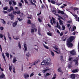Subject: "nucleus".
<instances>
[{
    "mask_svg": "<svg viewBox=\"0 0 79 79\" xmlns=\"http://www.w3.org/2000/svg\"><path fill=\"white\" fill-rule=\"evenodd\" d=\"M62 30L64 31L65 29V27L64 25H62Z\"/></svg>",
    "mask_w": 79,
    "mask_h": 79,
    "instance_id": "c85d7f7f",
    "label": "nucleus"
},
{
    "mask_svg": "<svg viewBox=\"0 0 79 79\" xmlns=\"http://www.w3.org/2000/svg\"><path fill=\"white\" fill-rule=\"evenodd\" d=\"M1 22L3 24H6V22L4 20V19H1Z\"/></svg>",
    "mask_w": 79,
    "mask_h": 79,
    "instance_id": "9d476101",
    "label": "nucleus"
},
{
    "mask_svg": "<svg viewBox=\"0 0 79 79\" xmlns=\"http://www.w3.org/2000/svg\"><path fill=\"white\" fill-rule=\"evenodd\" d=\"M0 29L1 30H2H2H3V29H4V28H3V27H0Z\"/></svg>",
    "mask_w": 79,
    "mask_h": 79,
    "instance_id": "8fccbe9b",
    "label": "nucleus"
},
{
    "mask_svg": "<svg viewBox=\"0 0 79 79\" xmlns=\"http://www.w3.org/2000/svg\"><path fill=\"white\" fill-rule=\"evenodd\" d=\"M57 71L58 72H60L61 74H63V72L62 71V70H61V68H60L58 69H57Z\"/></svg>",
    "mask_w": 79,
    "mask_h": 79,
    "instance_id": "4468645a",
    "label": "nucleus"
},
{
    "mask_svg": "<svg viewBox=\"0 0 79 79\" xmlns=\"http://www.w3.org/2000/svg\"><path fill=\"white\" fill-rule=\"evenodd\" d=\"M26 55L27 56V57H29V55H30V54H29V53L28 52L26 53Z\"/></svg>",
    "mask_w": 79,
    "mask_h": 79,
    "instance_id": "bb28decb",
    "label": "nucleus"
},
{
    "mask_svg": "<svg viewBox=\"0 0 79 79\" xmlns=\"http://www.w3.org/2000/svg\"><path fill=\"white\" fill-rule=\"evenodd\" d=\"M8 37H9V39H10V40H11V37L9 36V35H8Z\"/></svg>",
    "mask_w": 79,
    "mask_h": 79,
    "instance_id": "338daca9",
    "label": "nucleus"
},
{
    "mask_svg": "<svg viewBox=\"0 0 79 79\" xmlns=\"http://www.w3.org/2000/svg\"><path fill=\"white\" fill-rule=\"evenodd\" d=\"M50 23L52 25H53V22L52 21V19H51Z\"/></svg>",
    "mask_w": 79,
    "mask_h": 79,
    "instance_id": "c03bdc74",
    "label": "nucleus"
},
{
    "mask_svg": "<svg viewBox=\"0 0 79 79\" xmlns=\"http://www.w3.org/2000/svg\"><path fill=\"white\" fill-rule=\"evenodd\" d=\"M76 29V27L75 26L73 28L72 31H75V29Z\"/></svg>",
    "mask_w": 79,
    "mask_h": 79,
    "instance_id": "473e14b6",
    "label": "nucleus"
},
{
    "mask_svg": "<svg viewBox=\"0 0 79 79\" xmlns=\"http://www.w3.org/2000/svg\"><path fill=\"white\" fill-rule=\"evenodd\" d=\"M11 69H12V66H9V70L11 71Z\"/></svg>",
    "mask_w": 79,
    "mask_h": 79,
    "instance_id": "58836bf2",
    "label": "nucleus"
},
{
    "mask_svg": "<svg viewBox=\"0 0 79 79\" xmlns=\"http://www.w3.org/2000/svg\"><path fill=\"white\" fill-rule=\"evenodd\" d=\"M12 2L13 3V4H14V5H16V2H15V1H13Z\"/></svg>",
    "mask_w": 79,
    "mask_h": 79,
    "instance_id": "f704fd0d",
    "label": "nucleus"
},
{
    "mask_svg": "<svg viewBox=\"0 0 79 79\" xmlns=\"http://www.w3.org/2000/svg\"><path fill=\"white\" fill-rule=\"evenodd\" d=\"M58 13H61L62 15H64V12L63 11L60 10H59L58 12Z\"/></svg>",
    "mask_w": 79,
    "mask_h": 79,
    "instance_id": "dca6fc26",
    "label": "nucleus"
},
{
    "mask_svg": "<svg viewBox=\"0 0 79 79\" xmlns=\"http://www.w3.org/2000/svg\"><path fill=\"white\" fill-rule=\"evenodd\" d=\"M5 77V75L4 74H3V73H2L0 76V79H2V78H3V77Z\"/></svg>",
    "mask_w": 79,
    "mask_h": 79,
    "instance_id": "2eb2a0df",
    "label": "nucleus"
},
{
    "mask_svg": "<svg viewBox=\"0 0 79 79\" xmlns=\"http://www.w3.org/2000/svg\"><path fill=\"white\" fill-rule=\"evenodd\" d=\"M17 61L18 60L16 59V57H14L13 60V63H15L16 61Z\"/></svg>",
    "mask_w": 79,
    "mask_h": 79,
    "instance_id": "aec40b11",
    "label": "nucleus"
},
{
    "mask_svg": "<svg viewBox=\"0 0 79 79\" xmlns=\"http://www.w3.org/2000/svg\"><path fill=\"white\" fill-rule=\"evenodd\" d=\"M38 32H40V28L38 29Z\"/></svg>",
    "mask_w": 79,
    "mask_h": 79,
    "instance_id": "4d7b16f0",
    "label": "nucleus"
},
{
    "mask_svg": "<svg viewBox=\"0 0 79 79\" xmlns=\"http://www.w3.org/2000/svg\"><path fill=\"white\" fill-rule=\"evenodd\" d=\"M25 2V3H27V4H28V3H29V2H27V0H23Z\"/></svg>",
    "mask_w": 79,
    "mask_h": 79,
    "instance_id": "09e8293b",
    "label": "nucleus"
},
{
    "mask_svg": "<svg viewBox=\"0 0 79 79\" xmlns=\"http://www.w3.org/2000/svg\"><path fill=\"white\" fill-rule=\"evenodd\" d=\"M70 53L71 54V55H75L76 54V51H75V50H73L72 51H70Z\"/></svg>",
    "mask_w": 79,
    "mask_h": 79,
    "instance_id": "20e7f679",
    "label": "nucleus"
},
{
    "mask_svg": "<svg viewBox=\"0 0 79 79\" xmlns=\"http://www.w3.org/2000/svg\"><path fill=\"white\" fill-rule=\"evenodd\" d=\"M17 19H18V20H19V21H21L23 20L22 19H21L19 18H18Z\"/></svg>",
    "mask_w": 79,
    "mask_h": 79,
    "instance_id": "c756f323",
    "label": "nucleus"
},
{
    "mask_svg": "<svg viewBox=\"0 0 79 79\" xmlns=\"http://www.w3.org/2000/svg\"><path fill=\"white\" fill-rule=\"evenodd\" d=\"M10 8L11 10H13V11H14L15 10L14 9H13V6H10Z\"/></svg>",
    "mask_w": 79,
    "mask_h": 79,
    "instance_id": "393cba45",
    "label": "nucleus"
},
{
    "mask_svg": "<svg viewBox=\"0 0 79 79\" xmlns=\"http://www.w3.org/2000/svg\"><path fill=\"white\" fill-rule=\"evenodd\" d=\"M9 16H10L11 17V19H13V18L14 17V15H12V14H9Z\"/></svg>",
    "mask_w": 79,
    "mask_h": 79,
    "instance_id": "f3484780",
    "label": "nucleus"
},
{
    "mask_svg": "<svg viewBox=\"0 0 79 79\" xmlns=\"http://www.w3.org/2000/svg\"><path fill=\"white\" fill-rule=\"evenodd\" d=\"M18 45L19 48H20L21 49V44L20 43V42L18 43Z\"/></svg>",
    "mask_w": 79,
    "mask_h": 79,
    "instance_id": "a878e982",
    "label": "nucleus"
},
{
    "mask_svg": "<svg viewBox=\"0 0 79 79\" xmlns=\"http://www.w3.org/2000/svg\"><path fill=\"white\" fill-rule=\"evenodd\" d=\"M43 45L44 47L47 49H48L49 48L48 47V46H47V45H45V44H43Z\"/></svg>",
    "mask_w": 79,
    "mask_h": 79,
    "instance_id": "5701e85b",
    "label": "nucleus"
},
{
    "mask_svg": "<svg viewBox=\"0 0 79 79\" xmlns=\"http://www.w3.org/2000/svg\"><path fill=\"white\" fill-rule=\"evenodd\" d=\"M0 37L1 39H2V38H3V35H2V34H0Z\"/></svg>",
    "mask_w": 79,
    "mask_h": 79,
    "instance_id": "c9c22d12",
    "label": "nucleus"
},
{
    "mask_svg": "<svg viewBox=\"0 0 79 79\" xmlns=\"http://www.w3.org/2000/svg\"><path fill=\"white\" fill-rule=\"evenodd\" d=\"M73 10H74V11H76V10H79V8H77V7H75V8H74Z\"/></svg>",
    "mask_w": 79,
    "mask_h": 79,
    "instance_id": "72a5a7b5",
    "label": "nucleus"
},
{
    "mask_svg": "<svg viewBox=\"0 0 79 79\" xmlns=\"http://www.w3.org/2000/svg\"><path fill=\"white\" fill-rule=\"evenodd\" d=\"M24 47L25 48V50L24 51V53H25L26 51H27V46H26V44H24Z\"/></svg>",
    "mask_w": 79,
    "mask_h": 79,
    "instance_id": "0eeeda50",
    "label": "nucleus"
},
{
    "mask_svg": "<svg viewBox=\"0 0 79 79\" xmlns=\"http://www.w3.org/2000/svg\"><path fill=\"white\" fill-rule=\"evenodd\" d=\"M74 39H75V38L74 36H71L67 40V45L68 47H72L73 44L71 42H72Z\"/></svg>",
    "mask_w": 79,
    "mask_h": 79,
    "instance_id": "f257e3e1",
    "label": "nucleus"
},
{
    "mask_svg": "<svg viewBox=\"0 0 79 79\" xmlns=\"http://www.w3.org/2000/svg\"><path fill=\"white\" fill-rule=\"evenodd\" d=\"M17 24H18V21H16L15 22H14L13 24V27H15L16 26V25H17Z\"/></svg>",
    "mask_w": 79,
    "mask_h": 79,
    "instance_id": "1a4fd4ad",
    "label": "nucleus"
},
{
    "mask_svg": "<svg viewBox=\"0 0 79 79\" xmlns=\"http://www.w3.org/2000/svg\"><path fill=\"white\" fill-rule=\"evenodd\" d=\"M25 79H27L29 77V75L27 73H25L24 75Z\"/></svg>",
    "mask_w": 79,
    "mask_h": 79,
    "instance_id": "423d86ee",
    "label": "nucleus"
},
{
    "mask_svg": "<svg viewBox=\"0 0 79 79\" xmlns=\"http://www.w3.org/2000/svg\"><path fill=\"white\" fill-rule=\"evenodd\" d=\"M6 56L8 57V58H9V53H6Z\"/></svg>",
    "mask_w": 79,
    "mask_h": 79,
    "instance_id": "4c0bfd02",
    "label": "nucleus"
},
{
    "mask_svg": "<svg viewBox=\"0 0 79 79\" xmlns=\"http://www.w3.org/2000/svg\"><path fill=\"white\" fill-rule=\"evenodd\" d=\"M71 77L72 79H74L75 78V74H72L71 75Z\"/></svg>",
    "mask_w": 79,
    "mask_h": 79,
    "instance_id": "412c9836",
    "label": "nucleus"
},
{
    "mask_svg": "<svg viewBox=\"0 0 79 79\" xmlns=\"http://www.w3.org/2000/svg\"><path fill=\"white\" fill-rule=\"evenodd\" d=\"M14 39H15V40H18L19 39V38H15V37H14Z\"/></svg>",
    "mask_w": 79,
    "mask_h": 79,
    "instance_id": "bf43d9fd",
    "label": "nucleus"
},
{
    "mask_svg": "<svg viewBox=\"0 0 79 79\" xmlns=\"http://www.w3.org/2000/svg\"><path fill=\"white\" fill-rule=\"evenodd\" d=\"M17 14H19V15H20L21 14V12L19 11H14L13 12V15H16Z\"/></svg>",
    "mask_w": 79,
    "mask_h": 79,
    "instance_id": "7ed1b4c3",
    "label": "nucleus"
},
{
    "mask_svg": "<svg viewBox=\"0 0 79 79\" xmlns=\"http://www.w3.org/2000/svg\"><path fill=\"white\" fill-rule=\"evenodd\" d=\"M47 34L48 35H50V36H52V33L50 32H48Z\"/></svg>",
    "mask_w": 79,
    "mask_h": 79,
    "instance_id": "2f4dec72",
    "label": "nucleus"
},
{
    "mask_svg": "<svg viewBox=\"0 0 79 79\" xmlns=\"http://www.w3.org/2000/svg\"><path fill=\"white\" fill-rule=\"evenodd\" d=\"M27 23L28 24H31V20H28Z\"/></svg>",
    "mask_w": 79,
    "mask_h": 79,
    "instance_id": "e433bc0d",
    "label": "nucleus"
},
{
    "mask_svg": "<svg viewBox=\"0 0 79 79\" xmlns=\"http://www.w3.org/2000/svg\"><path fill=\"white\" fill-rule=\"evenodd\" d=\"M13 69V73H15V68L14 67V68Z\"/></svg>",
    "mask_w": 79,
    "mask_h": 79,
    "instance_id": "a19ab883",
    "label": "nucleus"
},
{
    "mask_svg": "<svg viewBox=\"0 0 79 79\" xmlns=\"http://www.w3.org/2000/svg\"><path fill=\"white\" fill-rule=\"evenodd\" d=\"M9 5H11V4H12V3L11 2V1H10L9 2Z\"/></svg>",
    "mask_w": 79,
    "mask_h": 79,
    "instance_id": "864d4df0",
    "label": "nucleus"
},
{
    "mask_svg": "<svg viewBox=\"0 0 79 79\" xmlns=\"http://www.w3.org/2000/svg\"><path fill=\"white\" fill-rule=\"evenodd\" d=\"M60 24L61 26H62L63 25V21L60 20Z\"/></svg>",
    "mask_w": 79,
    "mask_h": 79,
    "instance_id": "4be33fe9",
    "label": "nucleus"
},
{
    "mask_svg": "<svg viewBox=\"0 0 79 79\" xmlns=\"http://www.w3.org/2000/svg\"><path fill=\"white\" fill-rule=\"evenodd\" d=\"M8 11H9V12H10V11H11V9H8L7 10Z\"/></svg>",
    "mask_w": 79,
    "mask_h": 79,
    "instance_id": "774afa93",
    "label": "nucleus"
},
{
    "mask_svg": "<svg viewBox=\"0 0 79 79\" xmlns=\"http://www.w3.org/2000/svg\"><path fill=\"white\" fill-rule=\"evenodd\" d=\"M34 74L33 73H32L31 74V75L30 76V77H32V76H34Z\"/></svg>",
    "mask_w": 79,
    "mask_h": 79,
    "instance_id": "a18cd8bd",
    "label": "nucleus"
},
{
    "mask_svg": "<svg viewBox=\"0 0 79 79\" xmlns=\"http://www.w3.org/2000/svg\"><path fill=\"white\" fill-rule=\"evenodd\" d=\"M52 19L53 21H55V19L54 18H53V17H52Z\"/></svg>",
    "mask_w": 79,
    "mask_h": 79,
    "instance_id": "13d9d810",
    "label": "nucleus"
},
{
    "mask_svg": "<svg viewBox=\"0 0 79 79\" xmlns=\"http://www.w3.org/2000/svg\"><path fill=\"white\" fill-rule=\"evenodd\" d=\"M38 21H39V22H41L42 21V20L40 19V18H38Z\"/></svg>",
    "mask_w": 79,
    "mask_h": 79,
    "instance_id": "e2e57ef3",
    "label": "nucleus"
},
{
    "mask_svg": "<svg viewBox=\"0 0 79 79\" xmlns=\"http://www.w3.org/2000/svg\"><path fill=\"white\" fill-rule=\"evenodd\" d=\"M3 12L4 13V14H5L6 13H7V12L5 10L3 11Z\"/></svg>",
    "mask_w": 79,
    "mask_h": 79,
    "instance_id": "052dcab7",
    "label": "nucleus"
},
{
    "mask_svg": "<svg viewBox=\"0 0 79 79\" xmlns=\"http://www.w3.org/2000/svg\"><path fill=\"white\" fill-rule=\"evenodd\" d=\"M46 69L44 70L43 71V73H45V72H46V71H49V70H50V69L48 68V67H46Z\"/></svg>",
    "mask_w": 79,
    "mask_h": 79,
    "instance_id": "6e6552de",
    "label": "nucleus"
},
{
    "mask_svg": "<svg viewBox=\"0 0 79 79\" xmlns=\"http://www.w3.org/2000/svg\"><path fill=\"white\" fill-rule=\"evenodd\" d=\"M30 2L31 3V5H34V6H36V5H35V3H34L32 2V0H31Z\"/></svg>",
    "mask_w": 79,
    "mask_h": 79,
    "instance_id": "6ab92c4d",
    "label": "nucleus"
},
{
    "mask_svg": "<svg viewBox=\"0 0 79 79\" xmlns=\"http://www.w3.org/2000/svg\"><path fill=\"white\" fill-rule=\"evenodd\" d=\"M73 61L75 62V64L77 66V65H78V64H79V63H78V60H73Z\"/></svg>",
    "mask_w": 79,
    "mask_h": 79,
    "instance_id": "9b49d317",
    "label": "nucleus"
},
{
    "mask_svg": "<svg viewBox=\"0 0 79 79\" xmlns=\"http://www.w3.org/2000/svg\"><path fill=\"white\" fill-rule=\"evenodd\" d=\"M46 75L47 76H49V75H50V74L48 73H46Z\"/></svg>",
    "mask_w": 79,
    "mask_h": 79,
    "instance_id": "69168bd1",
    "label": "nucleus"
},
{
    "mask_svg": "<svg viewBox=\"0 0 79 79\" xmlns=\"http://www.w3.org/2000/svg\"><path fill=\"white\" fill-rule=\"evenodd\" d=\"M0 48L1 49V52H2V47H1V45H0Z\"/></svg>",
    "mask_w": 79,
    "mask_h": 79,
    "instance_id": "0e129e2a",
    "label": "nucleus"
},
{
    "mask_svg": "<svg viewBox=\"0 0 79 79\" xmlns=\"http://www.w3.org/2000/svg\"><path fill=\"white\" fill-rule=\"evenodd\" d=\"M31 33H33L34 32V29H31Z\"/></svg>",
    "mask_w": 79,
    "mask_h": 79,
    "instance_id": "7c9ffc66",
    "label": "nucleus"
},
{
    "mask_svg": "<svg viewBox=\"0 0 79 79\" xmlns=\"http://www.w3.org/2000/svg\"><path fill=\"white\" fill-rule=\"evenodd\" d=\"M51 2L52 3V4H55L56 3V2L53 0H52L51 1Z\"/></svg>",
    "mask_w": 79,
    "mask_h": 79,
    "instance_id": "b1692460",
    "label": "nucleus"
},
{
    "mask_svg": "<svg viewBox=\"0 0 79 79\" xmlns=\"http://www.w3.org/2000/svg\"><path fill=\"white\" fill-rule=\"evenodd\" d=\"M45 64H46V62L45 60H44L41 63V65H44Z\"/></svg>",
    "mask_w": 79,
    "mask_h": 79,
    "instance_id": "ddd939ff",
    "label": "nucleus"
},
{
    "mask_svg": "<svg viewBox=\"0 0 79 79\" xmlns=\"http://www.w3.org/2000/svg\"><path fill=\"white\" fill-rule=\"evenodd\" d=\"M59 18H60V19H63V20H64V19H63V18H62V17L60 16H59Z\"/></svg>",
    "mask_w": 79,
    "mask_h": 79,
    "instance_id": "680f3d73",
    "label": "nucleus"
},
{
    "mask_svg": "<svg viewBox=\"0 0 79 79\" xmlns=\"http://www.w3.org/2000/svg\"><path fill=\"white\" fill-rule=\"evenodd\" d=\"M73 73H77L78 72V70L77 69H74L72 71Z\"/></svg>",
    "mask_w": 79,
    "mask_h": 79,
    "instance_id": "a211bd4d",
    "label": "nucleus"
},
{
    "mask_svg": "<svg viewBox=\"0 0 79 79\" xmlns=\"http://www.w3.org/2000/svg\"><path fill=\"white\" fill-rule=\"evenodd\" d=\"M63 3H57V5H58V6H60V5H61V4H62Z\"/></svg>",
    "mask_w": 79,
    "mask_h": 79,
    "instance_id": "de8ad7c7",
    "label": "nucleus"
},
{
    "mask_svg": "<svg viewBox=\"0 0 79 79\" xmlns=\"http://www.w3.org/2000/svg\"><path fill=\"white\" fill-rule=\"evenodd\" d=\"M2 56L5 62L6 63V59H5V56Z\"/></svg>",
    "mask_w": 79,
    "mask_h": 79,
    "instance_id": "79ce46f5",
    "label": "nucleus"
},
{
    "mask_svg": "<svg viewBox=\"0 0 79 79\" xmlns=\"http://www.w3.org/2000/svg\"><path fill=\"white\" fill-rule=\"evenodd\" d=\"M68 67V68H72V67H73V66L71 65H69Z\"/></svg>",
    "mask_w": 79,
    "mask_h": 79,
    "instance_id": "ea45409f",
    "label": "nucleus"
},
{
    "mask_svg": "<svg viewBox=\"0 0 79 79\" xmlns=\"http://www.w3.org/2000/svg\"><path fill=\"white\" fill-rule=\"evenodd\" d=\"M44 60L46 62V64L48 65L50 64L51 61V59L49 57H47Z\"/></svg>",
    "mask_w": 79,
    "mask_h": 79,
    "instance_id": "f03ea898",
    "label": "nucleus"
},
{
    "mask_svg": "<svg viewBox=\"0 0 79 79\" xmlns=\"http://www.w3.org/2000/svg\"><path fill=\"white\" fill-rule=\"evenodd\" d=\"M57 26L56 27H57L58 28H59L60 30H61V27H60V26H59V23L58 22L57 23H56Z\"/></svg>",
    "mask_w": 79,
    "mask_h": 79,
    "instance_id": "f8f14e48",
    "label": "nucleus"
},
{
    "mask_svg": "<svg viewBox=\"0 0 79 79\" xmlns=\"http://www.w3.org/2000/svg\"><path fill=\"white\" fill-rule=\"evenodd\" d=\"M51 53L52 55V56H55V54H54V52H53L51 51Z\"/></svg>",
    "mask_w": 79,
    "mask_h": 79,
    "instance_id": "cd10ccee",
    "label": "nucleus"
},
{
    "mask_svg": "<svg viewBox=\"0 0 79 79\" xmlns=\"http://www.w3.org/2000/svg\"><path fill=\"white\" fill-rule=\"evenodd\" d=\"M63 35V33L61 32L60 34V36H62Z\"/></svg>",
    "mask_w": 79,
    "mask_h": 79,
    "instance_id": "603ef678",
    "label": "nucleus"
},
{
    "mask_svg": "<svg viewBox=\"0 0 79 79\" xmlns=\"http://www.w3.org/2000/svg\"><path fill=\"white\" fill-rule=\"evenodd\" d=\"M53 51H54V52H56V53H57V54H58L59 53V52H57V51H55L54 50H53Z\"/></svg>",
    "mask_w": 79,
    "mask_h": 79,
    "instance_id": "5fc2aeb1",
    "label": "nucleus"
},
{
    "mask_svg": "<svg viewBox=\"0 0 79 79\" xmlns=\"http://www.w3.org/2000/svg\"><path fill=\"white\" fill-rule=\"evenodd\" d=\"M22 5H22V3H19V6H22Z\"/></svg>",
    "mask_w": 79,
    "mask_h": 79,
    "instance_id": "3c124183",
    "label": "nucleus"
},
{
    "mask_svg": "<svg viewBox=\"0 0 79 79\" xmlns=\"http://www.w3.org/2000/svg\"><path fill=\"white\" fill-rule=\"evenodd\" d=\"M53 48H54V49H55V50H58V48H56V47H54Z\"/></svg>",
    "mask_w": 79,
    "mask_h": 79,
    "instance_id": "49530a36",
    "label": "nucleus"
},
{
    "mask_svg": "<svg viewBox=\"0 0 79 79\" xmlns=\"http://www.w3.org/2000/svg\"><path fill=\"white\" fill-rule=\"evenodd\" d=\"M72 60V58L69 57V61H71Z\"/></svg>",
    "mask_w": 79,
    "mask_h": 79,
    "instance_id": "6e6d98bb",
    "label": "nucleus"
},
{
    "mask_svg": "<svg viewBox=\"0 0 79 79\" xmlns=\"http://www.w3.org/2000/svg\"><path fill=\"white\" fill-rule=\"evenodd\" d=\"M3 9L4 10H8V7H4L3 8Z\"/></svg>",
    "mask_w": 79,
    "mask_h": 79,
    "instance_id": "37998d69",
    "label": "nucleus"
},
{
    "mask_svg": "<svg viewBox=\"0 0 79 79\" xmlns=\"http://www.w3.org/2000/svg\"><path fill=\"white\" fill-rule=\"evenodd\" d=\"M72 15H73V16H74V17H75V19H76V21H79V17H78V18H77V15L74 14V13H72Z\"/></svg>",
    "mask_w": 79,
    "mask_h": 79,
    "instance_id": "39448f33",
    "label": "nucleus"
}]
</instances>
